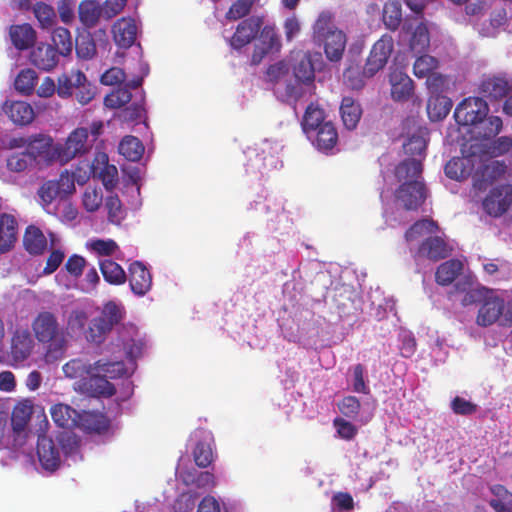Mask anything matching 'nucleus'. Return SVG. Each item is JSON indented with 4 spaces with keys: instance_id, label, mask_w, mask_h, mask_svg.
<instances>
[{
    "instance_id": "obj_18",
    "label": "nucleus",
    "mask_w": 512,
    "mask_h": 512,
    "mask_svg": "<svg viewBox=\"0 0 512 512\" xmlns=\"http://www.w3.org/2000/svg\"><path fill=\"white\" fill-rule=\"evenodd\" d=\"M412 12L407 16L403 24V32H429L432 25L425 19L423 12L427 6V0H401Z\"/></svg>"
},
{
    "instance_id": "obj_23",
    "label": "nucleus",
    "mask_w": 512,
    "mask_h": 512,
    "mask_svg": "<svg viewBox=\"0 0 512 512\" xmlns=\"http://www.w3.org/2000/svg\"><path fill=\"white\" fill-rule=\"evenodd\" d=\"M477 160L478 155L476 151H473L469 156L453 158L446 164L445 173L451 179H465L472 174Z\"/></svg>"
},
{
    "instance_id": "obj_55",
    "label": "nucleus",
    "mask_w": 512,
    "mask_h": 512,
    "mask_svg": "<svg viewBox=\"0 0 512 512\" xmlns=\"http://www.w3.org/2000/svg\"><path fill=\"white\" fill-rule=\"evenodd\" d=\"M33 164L28 151L23 153H13L6 161L7 169L10 172L21 173L26 171Z\"/></svg>"
},
{
    "instance_id": "obj_54",
    "label": "nucleus",
    "mask_w": 512,
    "mask_h": 512,
    "mask_svg": "<svg viewBox=\"0 0 512 512\" xmlns=\"http://www.w3.org/2000/svg\"><path fill=\"white\" fill-rule=\"evenodd\" d=\"M257 0H236L225 14L229 21H237L249 15Z\"/></svg>"
},
{
    "instance_id": "obj_62",
    "label": "nucleus",
    "mask_w": 512,
    "mask_h": 512,
    "mask_svg": "<svg viewBox=\"0 0 512 512\" xmlns=\"http://www.w3.org/2000/svg\"><path fill=\"white\" fill-rule=\"evenodd\" d=\"M342 414L348 417H354L358 414L360 409V402L354 396H347L338 405Z\"/></svg>"
},
{
    "instance_id": "obj_36",
    "label": "nucleus",
    "mask_w": 512,
    "mask_h": 512,
    "mask_svg": "<svg viewBox=\"0 0 512 512\" xmlns=\"http://www.w3.org/2000/svg\"><path fill=\"white\" fill-rule=\"evenodd\" d=\"M340 113L345 127L351 130L357 126L362 110L353 98L344 97L341 102Z\"/></svg>"
},
{
    "instance_id": "obj_3",
    "label": "nucleus",
    "mask_w": 512,
    "mask_h": 512,
    "mask_svg": "<svg viewBox=\"0 0 512 512\" xmlns=\"http://www.w3.org/2000/svg\"><path fill=\"white\" fill-rule=\"evenodd\" d=\"M53 421L66 429L80 427L88 431H100L105 428L106 423L101 415L84 411L78 413L70 406L65 404H56L50 410Z\"/></svg>"
},
{
    "instance_id": "obj_9",
    "label": "nucleus",
    "mask_w": 512,
    "mask_h": 512,
    "mask_svg": "<svg viewBox=\"0 0 512 512\" xmlns=\"http://www.w3.org/2000/svg\"><path fill=\"white\" fill-rule=\"evenodd\" d=\"M230 45L235 49L251 44L254 47L252 62L258 64L264 55L276 53L280 50L281 42L277 34H233L229 39Z\"/></svg>"
},
{
    "instance_id": "obj_38",
    "label": "nucleus",
    "mask_w": 512,
    "mask_h": 512,
    "mask_svg": "<svg viewBox=\"0 0 512 512\" xmlns=\"http://www.w3.org/2000/svg\"><path fill=\"white\" fill-rule=\"evenodd\" d=\"M33 406L31 402L24 401L18 403L12 412V427L16 434L19 436L24 433L25 427L27 426L30 417L32 415Z\"/></svg>"
},
{
    "instance_id": "obj_26",
    "label": "nucleus",
    "mask_w": 512,
    "mask_h": 512,
    "mask_svg": "<svg viewBox=\"0 0 512 512\" xmlns=\"http://www.w3.org/2000/svg\"><path fill=\"white\" fill-rule=\"evenodd\" d=\"M316 136L307 135V138L320 151L328 152L332 150L338 141V134L334 124L325 122L321 127L315 130Z\"/></svg>"
},
{
    "instance_id": "obj_2",
    "label": "nucleus",
    "mask_w": 512,
    "mask_h": 512,
    "mask_svg": "<svg viewBox=\"0 0 512 512\" xmlns=\"http://www.w3.org/2000/svg\"><path fill=\"white\" fill-rule=\"evenodd\" d=\"M421 173V159H407L396 167L395 177L400 184L396 201L407 210L417 209L426 197Z\"/></svg>"
},
{
    "instance_id": "obj_22",
    "label": "nucleus",
    "mask_w": 512,
    "mask_h": 512,
    "mask_svg": "<svg viewBox=\"0 0 512 512\" xmlns=\"http://www.w3.org/2000/svg\"><path fill=\"white\" fill-rule=\"evenodd\" d=\"M456 292L463 294L461 302L463 305H470L476 302H483L486 293L490 291L481 287L471 276H464L456 281Z\"/></svg>"
},
{
    "instance_id": "obj_28",
    "label": "nucleus",
    "mask_w": 512,
    "mask_h": 512,
    "mask_svg": "<svg viewBox=\"0 0 512 512\" xmlns=\"http://www.w3.org/2000/svg\"><path fill=\"white\" fill-rule=\"evenodd\" d=\"M4 111L17 125H27L34 119V110L31 105L25 101L6 102Z\"/></svg>"
},
{
    "instance_id": "obj_33",
    "label": "nucleus",
    "mask_w": 512,
    "mask_h": 512,
    "mask_svg": "<svg viewBox=\"0 0 512 512\" xmlns=\"http://www.w3.org/2000/svg\"><path fill=\"white\" fill-rule=\"evenodd\" d=\"M463 263L460 260H449L442 263L436 271V281L440 285H449L454 280L464 277Z\"/></svg>"
},
{
    "instance_id": "obj_59",
    "label": "nucleus",
    "mask_w": 512,
    "mask_h": 512,
    "mask_svg": "<svg viewBox=\"0 0 512 512\" xmlns=\"http://www.w3.org/2000/svg\"><path fill=\"white\" fill-rule=\"evenodd\" d=\"M314 32H341L334 24V15L330 11H323L319 14L315 24Z\"/></svg>"
},
{
    "instance_id": "obj_57",
    "label": "nucleus",
    "mask_w": 512,
    "mask_h": 512,
    "mask_svg": "<svg viewBox=\"0 0 512 512\" xmlns=\"http://www.w3.org/2000/svg\"><path fill=\"white\" fill-rule=\"evenodd\" d=\"M37 75L32 69L22 70L15 79V88L21 93L29 94L33 91Z\"/></svg>"
},
{
    "instance_id": "obj_49",
    "label": "nucleus",
    "mask_w": 512,
    "mask_h": 512,
    "mask_svg": "<svg viewBox=\"0 0 512 512\" xmlns=\"http://www.w3.org/2000/svg\"><path fill=\"white\" fill-rule=\"evenodd\" d=\"M275 25H264V17L252 15L244 19L237 27L236 32H274Z\"/></svg>"
},
{
    "instance_id": "obj_52",
    "label": "nucleus",
    "mask_w": 512,
    "mask_h": 512,
    "mask_svg": "<svg viewBox=\"0 0 512 512\" xmlns=\"http://www.w3.org/2000/svg\"><path fill=\"white\" fill-rule=\"evenodd\" d=\"M392 49H393V41H392V38L387 35V34H384L380 40H378L371 52H370V56L373 57V59L375 60H380L381 61V64L383 66L386 65L387 63V60L392 52Z\"/></svg>"
},
{
    "instance_id": "obj_16",
    "label": "nucleus",
    "mask_w": 512,
    "mask_h": 512,
    "mask_svg": "<svg viewBox=\"0 0 512 512\" xmlns=\"http://www.w3.org/2000/svg\"><path fill=\"white\" fill-rule=\"evenodd\" d=\"M488 111V105L483 99L470 97L456 107L454 117L460 125H475L484 120Z\"/></svg>"
},
{
    "instance_id": "obj_40",
    "label": "nucleus",
    "mask_w": 512,
    "mask_h": 512,
    "mask_svg": "<svg viewBox=\"0 0 512 512\" xmlns=\"http://www.w3.org/2000/svg\"><path fill=\"white\" fill-rule=\"evenodd\" d=\"M452 108V103L445 96H431L427 104V113L432 121H438L445 118Z\"/></svg>"
},
{
    "instance_id": "obj_4",
    "label": "nucleus",
    "mask_w": 512,
    "mask_h": 512,
    "mask_svg": "<svg viewBox=\"0 0 512 512\" xmlns=\"http://www.w3.org/2000/svg\"><path fill=\"white\" fill-rule=\"evenodd\" d=\"M32 329L37 340L48 344V354H62L67 346L64 331L60 328L55 315L50 312L40 313L32 323Z\"/></svg>"
},
{
    "instance_id": "obj_5",
    "label": "nucleus",
    "mask_w": 512,
    "mask_h": 512,
    "mask_svg": "<svg viewBox=\"0 0 512 512\" xmlns=\"http://www.w3.org/2000/svg\"><path fill=\"white\" fill-rule=\"evenodd\" d=\"M290 64L285 60L279 61L268 67L266 71L267 80L276 83L274 93L278 100L289 105H295L305 94L301 84L287 82Z\"/></svg>"
},
{
    "instance_id": "obj_27",
    "label": "nucleus",
    "mask_w": 512,
    "mask_h": 512,
    "mask_svg": "<svg viewBox=\"0 0 512 512\" xmlns=\"http://www.w3.org/2000/svg\"><path fill=\"white\" fill-rule=\"evenodd\" d=\"M384 66L381 64L380 60H375L373 57L369 55L367 62L365 64L364 70H363V76L359 77L357 76L358 71L357 69L353 67H349L344 72V78L348 85L352 89H360L364 86V78H370L373 77L379 70H381Z\"/></svg>"
},
{
    "instance_id": "obj_64",
    "label": "nucleus",
    "mask_w": 512,
    "mask_h": 512,
    "mask_svg": "<svg viewBox=\"0 0 512 512\" xmlns=\"http://www.w3.org/2000/svg\"><path fill=\"white\" fill-rule=\"evenodd\" d=\"M483 136L486 138L498 135L503 127L502 119L499 116H489L484 122Z\"/></svg>"
},
{
    "instance_id": "obj_25",
    "label": "nucleus",
    "mask_w": 512,
    "mask_h": 512,
    "mask_svg": "<svg viewBox=\"0 0 512 512\" xmlns=\"http://www.w3.org/2000/svg\"><path fill=\"white\" fill-rule=\"evenodd\" d=\"M389 82L391 85V96L395 101L407 100L413 92V81L399 69L390 73Z\"/></svg>"
},
{
    "instance_id": "obj_46",
    "label": "nucleus",
    "mask_w": 512,
    "mask_h": 512,
    "mask_svg": "<svg viewBox=\"0 0 512 512\" xmlns=\"http://www.w3.org/2000/svg\"><path fill=\"white\" fill-rule=\"evenodd\" d=\"M119 153L129 161H138L144 153V146L134 136H126L119 144Z\"/></svg>"
},
{
    "instance_id": "obj_63",
    "label": "nucleus",
    "mask_w": 512,
    "mask_h": 512,
    "mask_svg": "<svg viewBox=\"0 0 512 512\" xmlns=\"http://www.w3.org/2000/svg\"><path fill=\"white\" fill-rule=\"evenodd\" d=\"M128 0H105L103 8V16L105 19H111L118 15L126 6Z\"/></svg>"
},
{
    "instance_id": "obj_6",
    "label": "nucleus",
    "mask_w": 512,
    "mask_h": 512,
    "mask_svg": "<svg viewBox=\"0 0 512 512\" xmlns=\"http://www.w3.org/2000/svg\"><path fill=\"white\" fill-rule=\"evenodd\" d=\"M476 322L483 327L496 322L504 326L512 325V299L506 301L494 291L486 293L478 310Z\"/></svg>"
},
{
    "instance_id": "obj_10",
    "label": "nucleus",
    "mask_w": 512,
    "mask_h": 512,
    "mask_svg": "<svg viewBox=\"0 0 512 512\" xmlns=\"http://www.w3.org/2000/svg\"><path fill=\"white\" fill-rule=\"evenodd\" d=\"M75 192L73 179L68 170H64L58 179L45 181L37 190L38 202L47 211L57 199H65Z\"/></svg>"
},
{
    "instance_id": "obj_32",
    "label": "nucleus",
    "mask_w": 512,
    "mask_h": 512,
    "mask_svg": "<svg viewBox=\"0 0 512 512\" xmlns=\"http://www.w3.org/2000/svg\"><path fill=\"white\" fill-rule=\"evenodd\" d=\"M88 313L85 309L75 307L66 316V334L71 337L85 336Z\"/></svg>"
},
{
    "instance_id": "obj_44",
    "label": "nucleus",
    "mask_w": 512,
    "mask_h": 512,
    "mask_svg": "<svg viewBox=\"0 0 512 512\" xmlns=\"http://www.w3.org/2000/svg\"><path fill=\"white\" fill-rule=\"evenodd\" d=\"M382 19L387 29L396 31L402 22V8L399 2L389 1L384 4Z\"/></svg>"
},
{
    "instance_id": "obj_12",
    "label": "nucleus",
    "mask_w": 512,
    "mask_h": 512,
    "mask_svg": "<svg viewBox=\"0 0 512 512\" xmlns=\"http://www.w3.org/2000/svg\"><path fill=\"white\" fill-rule=\"evenodd\" d=\"M47 426L48 422L44 418L38 431L37 455L43 469L53 472L61 465V454L54 441L45 435Z\"/></svg>"
},
{
    "instance_id": "obj_58",
    "label": "nucleus",
    "mask_w": 512,
    "mask_h": 512,
    "mask_svg": "<svg viewBox=\"0 0 512 512\" xmlns=\"http://www.w3.org/2000/svg\"><path fill=\"white\" fill-rule=\"evenodd\" d=\"M105 206L108 210L109 220L112 223H119L124 216L122 204L117 195L108 196L105 202Z\"/></svg>"
},
{
    "instance_id": "obj_24",
    "label": "nucleus",
    "mask_w": 512,
    "mask_h": 512,
    "mask_svg": "<svg viewBox=\"0 0 512 512\" xmlns=\"http://www.w3.org/2000/svg\"><path fill=\"white\" fill-rule=\"evenodd\" d=\"M191 439L197 441L194 449V459L196 464L199 467H207L213 459L211 434L204 430H198L194 432Z\"/></svg>"
},
{
    "instance_id": "obj_61",
    "label": "nucleus",
    "mask_w": 512,
    "mask_h": 512,
    "mask_svg": "<svg viewBox=\"0 0 512 512\" xmlns=\"http://www.w3.org/2000/svg\"><path fill=\"white\" fill-rule=\"evenodd\" d=\"M60 20L64 24H71L75 19V12L72 0H60L57 4Z\"/></svg>"
},
{
    "instance_id": "obj_17",
    "label": "nucleus",
    "mask_w": 512,
    "mask_h": 512,
    "mask_svg": "<svg viewBox=\"0 0 512 512\" xmlns=\"http://www.w3.org/2000/svg\"><path fill=\"white\" fill-rule=\"evenodd\" d=\"M35 342L28 330H16L11 338L9 357L12 365L24 363L33 353Z\"/></svg>"
},
{
    "instance_id": "obj_42",
    "label": "nucleus",
    "mask_w": 512,
    "mask_h": 512,
    "mask_svg": "<svg viewBox=\"0 0 512 512\" xmlns=\"http://www.w3.org/2000/svg\"><path fill=\"white\" fill-rule=\"evenodd\" d=\"M24 245L29 253L40 254L45 250L47 241L39 228L29 226L24 235Z\"/></svg>"
},
{
    "instance_id": "obj_34",
    "label": "nucleus",
    "mask_w": 512,
    "mask_h": 512,
    "mask_svg": "<svg viewBox=\"0 0 512 512\" xmlns=\"http://www.w3.org/2000/svg\"><path fill=\"white\" fill-rule=\"evenodd\" d=\"M325 122H330L326 119V115L322 108L316 104H310L304 114L302 127L304 133L307 135L316 136L315 130L322 126Z\"/></svg>"
},
{
    "instance_id": "obj_29",
    "label": "nucleus",
    "mask_w": 512,
    "mask_h": 512,
    "mask_svg": "<svg viewBox=\"0 0 512 512\" xmlns=\"http://www.w3.org/2000/svg\"><path fill=\"white\" fill-rule=\"evenodd\" d=\"M102 15V5L96 0H82L78 5V18L86 29L95 27Z\"/></svg>"
},
{
    "instance_id": "obj_60",
    "label": "nucleus",
    "mask_w": 512,
    "mask_h": 512,
    "mask_svg": "<svg viewBox=\"0 0 512 512\" xmlns=\"http://www.w3.org/2000/svg\"><path fill=\"white\" fill-rule=\"evenodd\" d=\"M125 79L126 74L123 69L119 67H112L102 74L100 81L103 85L113 86L122 84Z\"/></svg>"
},
{
    "instance_id": "obj_56",
    "label": "nucleus",
    "mask_w": 512,
    "mask_h": 512,
    "mask_svg": "<svg viewBox=\"0 0 512 512\" xmlns=\"http://www.w3.org/2000/svg\"><path fill=\"white\" fill-rule=\"evenodd\" d=\"M438 61L436 58L430 55H422L418 57L414 63V74L415 76L429 77V75L433 74L434 69L437 68Z\"/></svg>"
},
{
    "instance_id": "obj_41",
    "label": "nucleus",
    "mask_w": 512,
    "mask_h": 512,
    "mask_svg": "<svg viewBox=\"0 0 512 512\" xmlns=\"http://www.w3.org/2000/svg\"><path fill=\"white\" fill-rule=\"evenodd\" d=\"M33 14L41 29L54 27L57 21L56 12L52 5L38 1L33 5Z\"/></svg>"
},
{
    "instance_id": "obj_13",
    "label": "nucleus",
    "mask_w": 512,
    "mask_h": 512,
    "mask_svg": "<svg viewBox=\"0 0 512 512\" xmlns=\"http://www.w3.org/2000/svg\"><path fill=\"white\" fill-rule=\"evenodd\" d=\"M321 58L320 54H311L306 51H294L290 55L295 81L293 83L309 85L314 81L315 62Z\"/></svg>"
},
{
    "instance_id": "obj_35",
    "label": "nucleus",
    "mask_w": 512,
    "mask_h": 512,
    "mask_svg": "<svg viewBox=\"0 0 512 512\" xmlns=\"http://www.w3.org/2000/svg\"><path fill=\"white\" fill-rule=\"evenodd\" d=\"M142 84V78H134L127 82L126 88H120L105 97L104 103L108 108H120L131 100L129 89H135Z\"/></svg>"
},
{
    "instance_id": "obj_50",
    "label": "nucleus",
    "mask_w": 512,
    "mask_h": 512,
    "mask_svg": "<svg viewBox=\"0 0 512 512\" xmlns=\"http://www.w3.org/2000/svg\"><path fill=\"white\" fill-rule=\"evenodd\" d=\"M86 248L93 254L103 257L113 255L118 245L111 239H90L86 242Z\"/></svg>"
},
{
    "instance_id": "obj_11",
    "label": "nucleus",
    "mask_w": 512,
    "mask_h": 512,
    "mask_svg": "<svg viewBox=\"0 0 512 512\" xmlns=\"http://www.w3.org/2000/svg\"><path fill=\"white\" fill-rule=\"evenodd\" d=\"M93 144L94 139H90L87 128H76L68 135L64 143H59L61 164L64 165L74 158L87 153Z\"/></svg>"
},
{
    "instance_id": "obj_37",
    "label": "nucleus",
    "mask_w": 512,
    "mask_h": 512,
    "mask_svg": "<svg viewBox=\"0 0 512 512\" xmlns=\"http://www.w3.org/2000/svg\"><path fill=\"white\" fill-rule=\"evenodd\" d=\"M426 135L427 130L418 126L413 134L408 137L407 141L403 143L404 152L407 155L419 156L421 158L427 145Z\"/></svg>"
},
{
    "instance_id": "obj_39",
    "label": "nucleus",
    "mask_w": 512,
    "mask_h": 512,
    "mask_svg": "<svg viewBox=\"0 0 512 512\" xmlns=\"http://www.w3.org/2000/svg\"><path fill=\"white\" fill-rule=\"evenodd\" d=\"M346 46L345 34H325L324 49L330 61H339Z\"/></svg>"
},
{
    "instance_id": "obj_19",
    "label": "nucleus",
    "mask_w": 512,
    "mask_h": 512,
    "mask_svg": "<svg viewBox=\"0 0 512 512\" xmlns=\"http://www.w3.org/2000/svg\"><path fill=\"white\" fill-rule=\"evenodd\" d=\"M93 176L99 178L104 187L110 191L118 183V170L116 166L109 164L108 155L104 152H97L91 164Z\"/></svg>"
},
{
    "instance_id": "obj_51",
    "label": "nucleus",
    "mask_w": 512,
    "mask_h": 512,
    "mask_svg": "<svg viewBox=\"0 0 512 512\" xmlns=\"http://www.w3.org/2000/svg\"><path fill=\"white\" fill-rule=\"evenodd\" d=\"M436 225L433 221L425 219L415 223L406 233L407 242L411 243L421 238H428L434 232Z\"/></svg>"
},
{
    "instance_id": "obj_14",
    "label": "nucleus",
    "mask_w": 512,
    "mask_h": 512,
    "mask_svg": "<svg viewBox=\"0 0 512 512\" xmlns=\"http://www.w3.org/2000/svg\"><path fill=\"white\" fill-rule=\"evenodd\" d=\"M27 151L32 161L37 165L47 166L53 162L61 164V153L59 143H53V140L47 136H39L31 141Z\"/></svg>"
},
{
    "instance_id": "obj_53",
    "label": "nucleus",
    "mask_w": 512,
    "mask_h": 512,
    "mask_svg": "<svg viewBox=\"0 0 512 512\" xmlns=\"http://www.w3.org/2000/svg\"><path fill=\"white\" fill-rule=\"evenodd\" d=\"M75 50L78 57L91 59L96 53V46L92 34H77L75 38Z\"/></svg>"
},
{
    "instance_id": "obj_21",
    "label": "nucleus",
    "mask_w": 512,
    "mask_h": 512,
    "mask_svg": "<svg viewBox=\"0 0 512 512\" xmlns=\"http://www.w3.org/2000/svg\"><path fill=\"white\" fill-rule=\"evenodd\" d=\"M129 284L131 290L138 296H144L152 287V275L147 267L139 261L129 267Z\"/></svg>"
},
{
    "instance_id": "obj_20",
    "label": "nucleus",
    "mask_w": 512,
    "mask_h": 512,
    "mask_svg": "<svg viewBox=\"0 0 512 512\" xmlns=\"http://www.w3.org/2000/svg\"><path fill=\"white\" fill-rule=\"evenodd\" d=\"M512 202V187L502 185L491 190L490 194L484 199L483 207L488 214L499 216L503 214Z\"/></svg>"
},
{
    "instance_id": "obj_7",
    "label": "nucleus",
    "mask_w": 512,
    "mask_h": 512,
    "mask_svg": "<svg viewBox=\"0 0 512 512\" xmlns=\"http://www.w3.org/2000/svg\"><path fill=\"white\" fill-rule=\"evenodd\" d=\"M57 49L51 44L39 43L31 51V62L39 69L49 71L58 63V54L68 55L73 48L71 34H56L53 39Z\"/></svg>"
},
{
    "instance_id": "obj_15",
    "label": "nucleus",
    "mask_w": 512,
    "mask_h": 512,
    "mask_svg": "<svg viewBox=\"0 0 512 512\" xmlns=\"http://www.w3.org/2000/svg\"><path fill=\"white\" fill-rule=\"evenodd\" d=\"M477 168L473 175L474 188L483 191L506 172V166L499 160L478 155Z\"/></svg>"
},
{
    "instance_id": "obj_43",
    "label": "nucleus",
    "mask_w": 512,
    "mask_h": 512,
    "mask_svg": "<svg viewBox=\"0 0 512 512\" xmlns=\"http://www.w3.org/2000/svg\"><path fill=\"white\" fill-rule=\"evenodd\" d=\"M481 88L486 95L499 99L507 95L511 85L502 77H490L483 81Z\"/></svg>"
},
{
    "instance_id": "obj_47",
    "label": "nucleus",
    "mask_w": 512,
    "mask_h": 512,
    "mask_svg": "<svg viewBox=\"0 0 512 512\" xmlns=\"http://www.w3.org/2000/svg\"><path fill=\"white\" fill-rule=\"evenodd\" d=\"M99 265L104 279L110 284L120 285L125 282V271L116 262L111 260H102L99 262Z\"/></svg>"
},
{
    "instance_id": "obj_48",
    "label": "nucleus",
    "mask_w": 512,
    "mask_h": 512,
    "mask_svg": "<svg viewBox=\"0 0 512 512\" xmlns=\"http://www.w3.org/2000/svg\"><path fill=\"white\" fill-rule=\"evenodd\" d=\"M81 203L87 212H96L103 203V193L101 188L87 186L82 194Z\"/></svg>"
},
{
    "instance_id": "obj_8",
    "label": "nucleus",
    "mask_w": 512,
    "mask_h": 512,
    "mask_svg": "<svg viewBox=\"0 0 512 512\" xmlns=\"http://www.w3.org/2000/svg\"><path fill=\"white\" fill-rule=\"evenodd\" d=\"M121 319V306L114 302H108L104 305L100 314L89 322L85 332V339L90 343L100 345Z\"/></svg>"
},
{
    "instance_id": "obj_30",
    "label": "nucleus",
    "mask_w": 512,
    "mask_h": 512,
    "mask_svg": "<svg viewBox=\"0 0 512 512\" xmlns=\"http://www.w3.org/2000/svg\"><path fill=\"white\" fill-rule=\"evenodd\" d=\"M448 255V248L445 242L440 237L426 238L417 253L415 254L416 260L419 258H428L431 260H438Z\"/></svg>"
},
{
    "instance_id": "obj_45",
    "label": "nucleus",
    "mask_w": 512,
    "mask_h": 512,
    "mask_svg": "<svg viewBox=\"0 0 512 512\" xmlns=\"http://www.w3.org/2000/svg\"><path fill=\"white\" fill-rule=\"evenodd\" d=\"M493 498L489 501L490 506L496 512L512 510V494L502 485H494L490 488Z\"/></svg>"
},
{
    "instance_id": "obj_1",
    "label": "nucleus",
    "mask_w": 512,
    "mask_h": 512,
    "mask_svg": "<svg viewBox=\"0 0 512 512\" xmlns=\"http://www.w3.org/2000/svg\"><path fill=\"white\" fill-rule=\"evenodd\" d=\"M119 341L123 351L113 360L99 359L94 364L87 365L83 360L73 359L63 367V373L70 379H82L86 389L94 395L111 396L113 385L108 379L130 375L134 371L132 361L141 356L144 342L134 325L125 326L119 332Z\"/></svg>"
},
{
    "instance_id": "obj_31",
    "label": "nucleus",
    "mask_w": 512,
    "mask_h": 512,
    "mask_svg": "<svg viewBox=\"0 0 512 512\" xmlns=\"http://www.w3.org/2000/svg\"><path fill=\"white\" fill-rule=\"evenodd\" d=\"M16 220L12 215H0V253L9 251L16 242Z\"/></svg>"
}]
</instances>
